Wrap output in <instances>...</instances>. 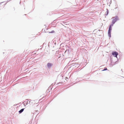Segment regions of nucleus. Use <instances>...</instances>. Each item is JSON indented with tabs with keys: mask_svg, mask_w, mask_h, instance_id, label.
I'll return each mask as SVG.
<instances>
[{
	"mask_svg": "<svg viewBox=\"0 0 124 124\" xmlns=\"http://www.w3.org/2000/svg\"><path fill=\"white\" fill-rule=\"evenodd\" d=\"M54 31H52L51 33H54Z\"/></svg>",
	"mask_w": 124,
	"mask_h": 124,
	"instance_id": "0eeeda50",
	"label": "nucleus"
},
{
	"mask_svg": "<svg viewBox=\"0 0 124 124\" xmlns=\"http://www.w3.org/2000/svg\"><path fill=\"white\" fill-rule=\"evenodd\" d=\"M117 16L115 17V18H113L112 21V24L111 25H112L113 26V24L115 23L118 20H119Z\"/></svg>",
	"mask_w": 124,
	"mask_h": 124,
	"instance_id": "f257e3e1",
	"label": "nucleus"
},
{
	"mask_svg": "<svg viewBox=\"0 0 124 124\" xmlns=\"http://www.w3.org/2000/svg\"><path fill=\"white\" fill-rule=\"evenodd\" d=\"M47 66L48 68H50L52 66V64L50 63H48L47 64Z\"/></svg>",
	"mask_w": 124,
	"mask_h": 124,
	"instance_id": "20e7f679",
	"label": "nucleus"
},
{
	"mask_svg": "<svg viewBox=\"0 0 124 124\" xmlns=\"http://www.w3.org/2000/svg\"><path fill=\"white\" fill-rule=\"evenodd\" d=\"M112 55L114 56L115 57H116L117 55H118L117 53L116 52H114L112 53Z\"/></svg>",
	"mask_w": 124,
	"mask_h": 124,
	"instance_id": "7ed1b4c3",
	"label": "nucleus"
},
{
	"mask_svg": "<svg viewBox=\"0 0 124 124\" xmlns=\"http://www.w3.org/2000/svg\"><path fill=\"white\" fill-rule=\"evenodd\" d=\"M113 26L112 25H110L109 27V30L108 31V35L109 37H110L111 36V30H112V27Z\"/></svg>",
	"mask_w": 124,
	"mask_h": 124,
	"instance_id": "f03ea898",
	"label": "nucleus"
},
{
	"mask_svg": "<svg viewBox=\"0 0 124 124\" xmlns=\"http://www.w3.org/2000/svg\"><path fill=\"white\" fill-rule=\"evenodd\" d=\"M24 109V108H23L22 109H21L19 111V112L20 113H21L23 111Z\"/></svg>",
	"mask_w": 124,
	"mask_h": 124,
	"instance_id": "39448f33",
	"label": "nucleus"
},
{
	"mask_svg": "<svg viewBox=\"0 0 124 124\" xmlns=\"http://www.w3.org/2000/svg\"><path fill=\"white\" fill-rule=\"evenodd\" d=\"M107 68H105V69L104 70H102L103 71H104V70H107Z\"/></svg>",
	"mask_w": 124,
	"mask_h": 124,
	"instance_id": "423d86ee",
	"label": "nucleus"
}]
</instances>
